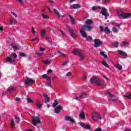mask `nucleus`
Listing matches in <instances>:
<instances>
[{
	"label": "nucleus",
	"instance_id": "79ce46f5",
	"mask_svg": "<svg viewBox=\"0 0 131 131\" xmlns=\"http://www.w3.org/2000/svg\"><path fill=\"white\" fill-rule=\"evenodd\" d=\"M99 28L100 29V31H102V32L104 31L105 32V29H104L103 26H101L99 27Z\"/></svg>",
	"mask_w": 131,
	"mask_h": 131
},
{
	"label": "nucleus",
	"instance_id": "9d476101",
	"mask_svg": "<svg viewBox=\"0 0 131 131\" xmlns=\"http://www.w3.org/2000/svg\"><path fill=\"white\" fill-rule=\"evenodd\" d=\"M33 82H35V81H34L32 79L28 78L25 80V84H26V85H28V84H31L33 83Z\"/></svg>",
	"mask_w": 131,
	"mask_h": 131
},
{
	"label": "nucleus",
	"instance_id": "72a5a7b5",
	"mask_svg": "<svg viewBox=\"0 0 131 131\" xmlns=\"http://www.w3.org/2000/svg\"><path fill=\"white\" fill-rule=\"evenodd\" d=\"M119 43H118V42H115L114 43H113V46L115 47V48H118V45Z\"/></svg>",
	"mask_w": 131,
	"mask_h": 131
},
{
	"label": "nucleus",
	"instance_id": "39448f33",
	"mask_svg": "<svg viewBox=\"0 0 131 131\" xmlns=\"http://www.w3.org/2000/svg\"><path fill=\"white\" fill-rule=\"evenodd\" d=\"M67 28H68L71 37L73 38H76L77 34L74 32V30H73V29H71V27H70V26H67Z\"/></svg>",
	"mask_w": 131,
	"mask_h": 131
},
{
	"label": "nucleus",
	"instance_id": "58836bf2",
	"mask_svg": "<svg viewBox=\"0 0 131 131\" xmlns=\"http://www.w3.org/2000/svg\"><path fill=\"white\" fill-rule=\"evenodd\" d=\"M16 21V19H10V25H12L13 23H15Z\"/></svg>",
	"mask_w": 131,
	"mask_h": 131
},
{
	"label": "nucleus",
	"instance_id": "a19ab883",
	"mask_svg": "<svg viewBox=\"0 0 131 131\" xmlns=\"http://www.w3.org/2000/svg\"><path fill=\"white\" fill-rule=\"evenodd\" d=\"M45 103H47V102H50V98H48V97H45Z\"/></svg>",
	"mask_w": 131,
	"mask_h": 131
},
{
	"label": "nucleus",
	"instance_id": "473e14b6",
	"mask_svg": "<svg viewBox=\"0 0 131 131\" xmlns=\"http://www.w3.org/2000/svg\"><path fill=\"white\" fill-rule=\"evenodd\" d=\"M100 54L102 56H103L104 58H108V56L106 54H105V53L104 52H100Z\"/></svg>",
	"mask_w": 131,
	"mask_h": 131
},
{
	"label": "nucleus",
	"instance_id": "69168bd1",
	"mask_svg": "<svg viewBox=\"0 0 131 131\" xmlns=\"http://www.w3.org/2000/svg\"><path fill=\"white\" fill-rule=\"evenodd\" d=\"M12 15H13L15 17V18H17V14L16 13L12 12Z\"/></svg>",
	"mask_w": 131,
	"mask_h": 131
},
{
	"label": "nucleus",
	"instance_id": "3c124183",
	"mask_svg": "<svg viewBox=\"0 0 131 131\" xmlns=\"http://www.w3.org/2000/svg\"><path fill=\"white\" fill-rule=\"evenodd\" d=\"M86 77H88V75L86 74H85L84 77H83V79L84 80H85L86 79Z\"/></svg>",
	"mask_w": 131,
	"mask_h": 131
},
{
	"label": "nucleus",
	"instance_id": "052dcab7",
	"mask_svg": "<svg viewBox=\"0 0 131 131\" xmlns=\"http://www.w3.org/2000/svg\"><path fill=\"white\" fill-rule=\"evenodd\" d=\"M32 32L33 34H35L36 32H35V31H34V29H33V28H32Z\"/></svg>",
	"mask_w": 131,
	"mask_h": 131
},
{
	"label": "nucleus",
	"instance_id": "9b49d317",
	"mask_svg": "<svg viewBox=\"0 0 131 131\" xmlns=\"http://www.w3.org/2000/svg\"><path fill=\"white\" fill-rule=\"evenodd\" d=\"M101 14L105 17V19H108V17H109V13L107 12V10H106L105 8L101 10Z\"/></svg>",
	"mask_w": 131,
	"mask_h": 131
},
{
	"label": "nucleus",
	"instance_id": "ea45409f",
	"mask_svg": "<svg viewBox=\"0 0 131 131\" xmlns=\"http://www.w3.org/2000/svg\"><path fill=\"white\" fill-rule=\"evenodd\" d=\"M15 119L16 120L17 123H19V121H20V119H19V117H17V116H15Z\"/></svg>",
	"mask_w": 131,
	"mask_h": 131
},
{
	"label": "nucleus",
	"instance_id": "e433bc0d",
	"mask_svg": "<svg viewBox=\"0 0 131 131\" xmlns=\"http://www.w3.org/2000/svg\"><path fill=\"white\" fill-rule=\"evenodd\" d=\"M112 30L115 33H117L118 32V30L115 27H113Z\"/></svg>",
	"mask_w": 131,
	"mask_h": 131
},
{
	"label": "nucleus",
	"instance_id": "2eb2a0df",
	"mask_svg": "<svg viewBox=\"0 0 131 131\" xmlns=\"http://www.w3.org/2000/svg\"><path fill=\"white\" fill-rule=\"evenodd\" d=\"M106 95L111 98V99L112 100V101H113V102H115V101H117V99L115 98V96H113L110 93L107 92L106 93Z\"/></svg>",
	"mask_w": 131,
	"mask_h": 131
},
{
	"label": "nucleus",
	"instance_id": "f704fd0d",
	"mask_svg": "<svg viewBox=\"0 0 131 131\" xmlns=\"http://www.w3.org/2000/svg\"><path fill=\"white\" fill-rule=\"evenodd\" d=\"M57 105H58V101H57V100H55L54 103L52 104V107H53V108H55V107H56Z\"/></svg>",
	"mask_w": 131,
	"mask_h": 131
},
{
	"label": "nucleus",
	"instance_id": "0e129e2a",
	"mask_svg": "<svg viewBox=\"0 0 131 131\" xmlns=\"http://www.w3.org/2000/svg\"><path fill=\"white\" fill-rule=\"evenodd\" d=\"M20 55L21 57H24L25 56V54L24 53H20Z\"/></svg>",
	"mask_w": 131,
	"mask_h": 131
},
{
	"label": "nucleus",
	"instance_id": "c756f323",
	"mask_svg": "<svg viewBox=\"0 0 131 131\" xmlns=\"http://www.w3.org/2000/svg\"><path fill=\"white\" fill-rule=\"evenodd\" d=\"M36 105L37 107V108H41V104L39 103V102H38V101H37L36 102Z\"/></svg>",
	"mask_w": 131,
	"mask_h": 131
},
{
	"label": "nucleus",
	"instance_id": "bb28decb",
	"mask_svg": "<svg viewBox=\"0 0 131 131\" xmlns=\"http://www.w3.org/2000/svg\"><path fill=\"white\" fill-rule=\"evenodd\" d=\"M42 63H44V64H48V65H50L51 64V61L49 60H42Z\"/></svg>",
	"mask_w": 131,
	"mask_h": 131
},
{
	"label": "nucleus",
	"instance_id": "603ef678",
	"mask_svg": "<svg viewBox=\"0 0 131 131\" xmlns=\"http://www.w3.org/2000/svg\"><path fill=\"white\" fill-rule=\"evenodd\" d=\"M74 99H75V100H79V99H81V96H80L79 97H77V96H75Z\"/></svg>",
	"mask_w": 131,
	"mask_h": 131
},
{
	"label": "nucleus",
	"instance_id": "7ed1b4c3",
	"mask_svg": "<svg viewBox=\"0 0 131 131\" xmlns=\"http://www.w3.org/2000/svg\"><path fill=\"white\" fill-rule=\"evenodd\" d=\"M17 54L16 53H13L10 55V57H8L6 58V61L9 62L10 63H14L17 60Z\"/></svg>",
	"mask_w": 131,
	"mask_h": 131
},
{
	"label": "nucleus",
	"instance_id": "dca6fc26",
	"mask_svg": "<svg viewBox=\"0 0 131 131\" xmlns=\"http://www.w3.org/2000/svg\"><path fill=\"white\" fill-rule=\"evenodd\" d=\"M54 12L58 18H60V17H62L63 18H64V17H65V14L63 13V15H61V14H60V13H59V11L56 9H54Z\"/></svg>",
	"mask_w": 131,
	"mask_h": 131
},
{
	"label": "nucleus",
	"instance_id": "4d7b16f0",
	"mask_svg": "<svg viewBox=\"0 0 131 131\" xmlns=\"http://www.w3.org/2000/svg\"><path fill=\"white\" fill-rule=\"evenodd\" d=\"M45 50V48L42 47L40 48V52H44Z\"/></svg>",
	"mask_w": 131,
	"mask_h": 131
},
{
	"label": "nucleus",
	"instance_id": "6e6d98bb",
	"mask_svg": "<svg viewBox=\"0 0 131 131\" xmlns=\"http://www.w3.org/2000/svg\"><path fill=\"white\" fill-rule=\"evenodd\" d=\"M27 101L28 103H31V102H32V100L31 99H30V98H28L27 99Z\"/></svg>",
	"mask_w": 131,
	"mask_h": 131
},
{
	"label": "nucleus",
	"instance_id": "aec40b11",
	"mask_svg": "<svg viewBox=\"0 0 131 131\" xmlns=\"http://www.w3.org/2000/svg\"><path fill=\"white\" fill-rule=\"evenodd\" d=\"M69 18L72 25H74V24H75V19H74L71 15H69Z\"/></svg>",
	"mask_w": 131,
	"mask_h": 131
},
{
	"label": "nucleus",
	"instance_id": "8fccbe9b",
	"mask_svg": "<svg viewBox=\"0 0 131 131\" xmlns=\"http://www.w3.org/2000/svg\"><path fill=\"white\" fill-rule=\"evenodd\" d=\"M79 118H80L81 119H82V112H81L80 113V114H79Z\"/></svg>",
	"mask_w": 131,
	"mask_h": 131
},
{
	"label": "nucleus",
	"instance_id": "7c9ffc66",
	"mask_svg": "<svg viewBox=\"0 0 131 131\" xmlns=\"http://www.w3.org/2000/svg\"><path fill=\"white\" fill-rule=\"evenodd\" d=\"M57 53H58V54H59V56H61V57H65L66 56V55H65V54L62 53L60 51H58Z\"/></svg>",
	"mask_w": 131,
	"mask_h": 131
},
{
	"label": "nucleus",
	"instance_id": "20e7f679",
	"mask_svg": "<svg viewBox=\"0 0 131 131\" xmlns=\"http://www.w3.org/2000/svg\"><path fill=\"white\" fill-rule=\"evenodd\" d=\"M73 54L76 56H79V61H82V51L80 49H74Z\"/></svg>",
	"mask_w": 131,
	"mask_h": 131
},
{
	"label": "nucleus",
	"instance_id": "1a4fd4ad",
	"mask_svg": "<svg viewBox=\"0 0 131 131\" xmlns=\"http://www.w3.org/2000/svg\"><path fill=\"white\" fill-rule=\"evenodd\" d=\"M94 42V48H99V47H100V46L103 43L101 40L99 39H95Z\"/></svg>",
	"mask_w": 131,
	"mask_h": 131
},
{
	"label": "nucleus",
	"instance_id": "cd10ccee",
	"mask_svg": "<svg viewBox=\"0 0 131 131\" xmlns=\"http://www.w3.org/2000/svg\"><path fill=\"white\" fill-rule=\"evenodd\" d=\"M15 124V122H14V120L11 119V123H10V126L11 128H14V124Z\"/></svg>",
	"mask_w": 131,
	"mask_h": 131
},
{
	"label": "nucleus",
	"instance_id": "423d86ee",
	"mask_svg": "<svg viewBox=\"0 0 131 131\" xmlns=\"http://www.w3.org/2000/svg\"><path fill=\"white\" fill-rule=\"evenodd\" d=\"M118 14L120 19H128V18H131L130 13H118Z\"/></svg>",
	"mask_w": 131,
	"mask_h": 131
},
{
	"label": "nucleus",
	"instance_id": "393cba45",
	"mask_svg": "<svg viewBox=\"0 0 131 131\" xmlns=\"http://www.w3.org/2000/svg\"><path fill=\"white\" fill-rule=\"evenodd\" d=\"M47 80V85L48 86H51V84L52 83V82L51 81V77H48Z\"/></svg>",
	"mask_w": 131,
	"mask_h": 131
},
{
	"label": "nucleus",
	"instance_id": "774afa93",
	"mask_svg": "<svg viewBox=\"0 0 131 131\" xmlns=\"http://www.w3.org/2000/svg\"><path fill=\"white\" fill-rule=\"evenodd\" d=\"M104 78L106 79L108 81V78L106 76H103Z\"/></svg>",
	"mask_w": 131,
	"mask_h": 131
},
{
	"label": "nucleus",
	"instance_id": "37998d69",
	"mask_svg": "<svg viewBox=\"0 0 131 131\" xmlns=\"http://www.w3.org/2000/svg\"><path fill=\"white\" fill-rule=\"evenodd\" d=\"M42 18H44L45 19H48V18H49V16H48V15H47L45 14H42Z\"/></svg>",
	"mask_w": 131,
	"mask_h": 131
},
{
	"label": "nucleus",
	"instance_id": "de8ad7c7",
	"mask_svg": "<svg viewBox=\"0 0 131 131\" xmlns=\"http://www.w3.org/2000/svg\"><path fill=\"white\" fill-rule=\"evenodd\" d=\"M67 64H68V61L66 60L64 62H63L62 63V65L63 66H66V65H67Z\"/></svg>",
	"mask_w": 131,
	"mask_h": 131
},
{
	"label": "nucleus",
	"instance_id": "680f3d73",
	"mask_svg": "<svg viewBox=\"0 0 131 131\" xmlns=\"http://www.w3.org/2000/svg\"><path fill=\"white\" fill-rule=\"evenodd\" d=\"M15 100L17 101V102H20V98L19 97L15 98Z\"/></svg>",
	"mask_w": 131,
	"mask_h": 131
},
{
	"label": "nucleus",
	"instance_id": "6e6552de",
	"mask_svg": "<svg viewBox=\"0 0 131 131\" xmlns=\"http://www.w3.org/2000/svg\"><path fill=\"white\" fill-rule=\"evenodd\" d=\"M32 122L33 125L34 126H36V124H40V120H39V118L37 117H33Z\"/></svg>",
	"mask_w": 131,
	"mask_h": 131
},
{
	"label": "nucleus",
	"instance_id": "49530a36",
	"mask_svg": "<svg viewBox=\"0 0 131 131\" xmlns=\"http://www.w3.org/2000/svg\"><path fill=\"white\" fill-rule=\"evenodd\" d=\"M85 115H86V114H85V113L82 111V119H84V118H85Z\"/></svg>",
	"mask_w": 131,
	"mask_h": 131
},
{
	"label": "nucleus",
	"instance_id": "f8f14e48",
	"mask_svg": "<svg viewBox=\"0 0 131 131\" xmlns=\"http://www.w3.org/2000/svg\"><path fill=\"white\" fill-rule=\"evenodd\" d=\"M64 120L66 121H70V122H72V123H75V121H74V119H72L68 116H67L64 117Z\"/></svg>",
	"mask_w": 131,
	"mask_h": 131
},
{
	"label": "nucleus",
	"instance_id": "f257e3e1",
	"mask_svg": "<svg viewBox=\"0 0 131 131\" xmlns=\"http://www.w3.org/2000/svg\"><path fill=\"white\" fill-rule=\"evenodd\" d=\"M91 82L96 85H102L104 83V80L100 79L98 77H92L90 79Z\"/></svg>",
	"mask_w": 131,
	"mask_h": 131
},
{
	"label": "nucleus",
	"instance_id": "f03ea898",
	"mask_svg": "<svg viewBox=\"0 0 131 131\" xmlns=\"http://www.w3.org/2000/svg\"><path fill=\"white\" fill-rule=\"evenodd\" d=\"M94 21L92 19H87L85 21V25L83 26L84 29L87 31H91L93 29V26L91 25L93 24Z\"/></svg>",
	"mask_w": 131,
	"mask_h": 131
},
{
	"label": "nucleus",
	"instance_id": "e2e57ef3",
	"mask_svg": "<svg viewBox=\"0 0 131 131\" xmlns=\"http://www.w3.org/2000/svg\"><path fill=\"white\" fill-rule=\"evenodd\" d=\"M60 32L61 33V35H62V36H64V35H65V33L63 31L60 30Z\"/></svg>",
	"mask_w": 131,
	"mask_h": 131
},
{
	"label": "nucleus",
	"instance_id": "b1692460",
	"mask_svg": "<svg viewBox=\"0 0 131 131\" xmlns=\"http://www.w3.org/2000/svg\"><path fill=\"white\" fill-rule=\"evenodd\" d=\"M13 49H14V51H16V50H19L20 49V46L19 45H13Z\"/></svg>",
	"mask_w": 131,
	"mask_h": 131
},
{
	"label": "nucleus",
	"instance_id": "4c0bfd02",
	"mask_svg": "<svg viewBox=\"0 0 131 131\" xmlns=\"http://www.w3.org/2000/svg\"><path fill=\"white\" fill-rule=\"evenodd\" d=\"M46 40L48 41V42H52V38L50 37H47L46 38Z\"/></svg>",
	"mask_w": 131,
	"mask_h": 131
},
{
	"label": "nucleus",
	"instance_id": "6ab92c4d",
	"mask_svg": "<svg viewBox=\"0 0 131 131\" xmlns=\"http://www.w3.org/2000/svg\"><path fill=\"white\" fill-rule=\"evenodd\" d=\"M128 46H129V43L126 41H122L120 43L121 47H128Z\"/></svg>",
	"mask_w": 131,
	"mask_h": 131
},
{
	"label": "nucleus",
	"instance_id": "a18cd8bd",
	"mask_svg": "<svg viewBox=\"0 0 131 131\" xmlns=\"http://www.w3.org/2000/svg\"><path fill=\"white\" fill-rule=\"evenodd\" d=\"M35 55H36L37 56H38V57H40V56H42V54L40 53H38L37 52H36L35 53Z\"/></svg>",
	"mask_w": 131,
	"mask_h": 131
},
{
	"label": "nucleus",
	"instance_id": "c9c22d12",
	"mask_svg": "<svg viewBox=\"0 0 131 131\" xmlns=\"http://www.w3.org/2000/svg\"><path fill=\"white\" fill-rule=\"evenodd\" d=\"M101 7L100 6H98V7H95V6H93L92 7V10L93 11H96V10H98V9H100Z\"/></svg>",
	"mask_w": 131,
	"mask_h": 131
},
{
	"label": "nucleus",
	"instance_id": "4be33fe9",
	"mask_svg": "<svg viewBox=\"0 0 131 131\" xmlns=\"http://www.w3.org/2000/svg\"><path fill=\"white\" fill-rule=\"evenodd\" d=\"M118 53L119 54V55H121L122 56H127V54L125 52L121 50H118Z\"/></svg>",
	"mask_w": 131,
	"mask_h": 131
},
{
	"label": "nucleus",
	"instance_id": "a878e982",
	"mask_svg": "<svg viewBox=\"0 0 131 131\" xmlns=\"http://www.w3.org/2000/svg\"><path fill=\"white\" fill-rule=\"evenodd\" d=\"M102 64L105 66V67H106V68H109V65H108V63H107L105 60L102 61Z\"/></svg>",
	"mask_w": 131,
	"mask_h": 131
},
{
	"label": "nucleus",
	"instance_id": "c03bdc74",
	"mask_svg": "<svg viewBox=\"0 0 131 131\" xmlns=\"http://www.w3.org/2000/svg\"><path fill=\"white\" fill-rule=\"evenodd\" d=\"M124 97L127 98V99H131V94L125 95Z\"/></svg>",
	"mask_w": 131,
	"mask_h": 131
},
{
	"label": "nucleus",
	"instance_id": "a211bd4d",
	"mask_svg": "<svg viewBox=\"0 0 131 131\" xmlns=\"http://www.w3.org/2000/svg\"><path fill=\"white\" fill-rule=\"evenodd\" d=\"M82 127L85 129H91V126L89 124L82 123Z\"/></svg>",
	"mask_w": 131,
	"mask_h": 131
},
{
	"label": "nucleus",
	"instance_id": "bf43d9fd",
	"mask_svg": "<svg viewBox=\"0 0 131 131\" xmlns=\"http://www.w3.org/2000/svg\"><path fill=\"white\" fill-rule=\"evenodd\" d=\"M70 75H71V72H69L68 73H67V74H66V76H70Z\"/></svg>",
	"mask_w": 131,
	"mask_h": 131
},
{
	"label": "nucleus",
	"instance_id": "864d4df0",
	"mask_svg": "<svg viewBox=\"0 0 131 131\" xmlns=\"http://www.w3.org/2000/svg\"><path fill=\"white\" fill-rule=\"evenodd\" d=\"M42 77L43 78H47V79L48 80V77H48L47 74H44V75H42Z\"/></svg>",
	"mask_w": 131,
	"mask_h": 131
},
{
	"label": "nucleus",
	"instance_id": "5701e85b",
	"mask_svg": "<svg viewBox=\"0 0 131 131\" xmlns=\"http://www.w3.org/2000/svg\"><path fill=\"white\" fill-rule=\"evenodd\" d=\"M46 35V30H42L41 31V38H44Z\"/></svg>",
	"mask_w": 131,
	"mask_h": 131
},
{
	"label": "nucleus",
	"instance_id": "2f4dec72",
	"mask_svg": "<svg viewBox=\"0 0 131 131\" xmlns=\"http://www.w3.org/2000/svg\"><path fill=\"white\" fill-rule=\"evenodd\" d=\"M116 67L119 70H121L122 69V66H121V64H117L116 66Z\"/></svg>",
	"mask_w": 131,
	"mask_h": 131
},
{
	"label": "nucleus",
	"instance_id": "09e8293b",
	"mask_svg": "<svg viewBox=\"0 0 131 131\" xmlns=\"http://www.w3.org/2000/svg\"><path fill=\"white\" fill-rule=\"evenodd\" d=\"M113 25H115V26H116V27H118V28H119V27H120V24H115V23H113Z\"/></svg>",
	"mask_w": 131,
	"mask_h": 131
},
{
	"label": "nucleus",
	"instance_id": "c85d7f7f",
	"mask_svg": "<svg viewBox=\"0 0 131 131\" xmlns=\"http://www.w3.org/2000/svg\"><path fill=\"white\" fill-rule=\"evenodd\" d=\"M104 32L107 34L110 33V30L108 28V27H105L104 29Z\"/></svg>",
	"mask_w": 131,
	"mask_h": 131
},
{
	"label": "nucleus",
	"instance_id": "338daca9",
	"mask_svg": "<svg viewBox=\"0 0 131 131\" xmlns=\"http://www.w3.org/2000/svg\"><path fill=\"white\" fill-rule=\"evenodd\" d=\"M7 94V92L6 91H4L2 93V96H5Z\"/></svg>",
	"mask_w": 131,
	"mask_h": 131
},
{
	"label": "nucleus",
	"instance_id": "13d9d810",
	"mask_svg": "<svg viewBox=\"0 0 131 131\" xmlns=\"http://www.w3.org/2000/svg\"><path fill=\"white\" fill-rule=\"evenodd\" d=\"M48 73H53V70L51 69H49L47 71Z\"/></svg>",
	"mask_w": 131,
	"mask_h": 131
},
{
	"label": "nucleus",
	"instance_id": "0eeeda50",
	"mask_svg": "<svg viewBox=\"0 0 131 131\" xmlns=\"http://www.w3.org/2000/svg\"><path fill=\"white\" fill-rule=\"evenodd\" d=\"M101 115L99 113H93L92 114V119L94 121H98V120L101 119Z\"/></svg>",
	"mask_w": 131,
	"mask_h": 131
},
{
	"label": "nucleus",
	"instance_id": "ddd939ff",
	"mask_svg": "<svg viewBox=\"0 0 131 131\" xmlns=\"http://www.w3.org/2000/svg\"><path fill=\"white\" fill-rule=\"evenodd\" d=\"M82 37L85 38V40H88V39H93V38H92V36H88L86 35V33H85L84 31H82Z\"/></svg>",
	"mask_w": 131,
	"mask_h": 131
},
{
	"label": "nucleus",
	"instance_id": "5fc2aeb1",
	"mask_svg": "<svg viewBox=\"0 0 131 131\" xmlns=\"http://www.w3.org/2000/svg\"><path fill=\"white\" fill-rule=\"evenodd\" d=\"M94 131H102V128H97L96 129H95Z\"/></svg>",
	"mask_w": 131,
	"mask_h": 131
},
{
	"label": "nucleus",
	"instance_id": "412c9836",
	"mask_svg": "<svg viewBox=\"0 0 131 131\" xmlns=\"http://www.w3.org/2000/svg\"><path fill=\"white\" fill-rule=\"evenodd\" d=\"M8 93H13V92H15L16 91V89L13 87H9L7 90Z\"/></svg>",
	"mask_w": 131,
	"mask_h": 131
},
{
	"label": "nucleus",
	"instance_id": "4468645a",
	"mask_svg": "<svg viewBox=\"0 0 131 131\" xmlns=\"http://www.w3.org/2000/svg\"><path fill=\"white\" fill-rule=\"evenodd\" d=\"M70 9L72 10H75L76 9H79L80 8V5L79 4H74L70 6Z\"/></svg>",
	"mask_w": 131,
	"mask_h": 131
},
{
	"label": "nucleus",
	"instance_id": "f3484780",
	"mask_svg": "<svg viewBox=\"0 0 131 131\" xmlns=\"http://www.w3.org/2000/svg\"><path fill=\"white\" fill-rule=\"evenodd\" d=\"M63 109V107L61 105H58L55 108V113H59L60 111Z\"/></svg>",
	"mask_w": 131,
	"mask_h": 131
}]
</instances>
